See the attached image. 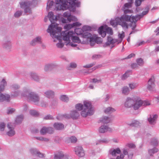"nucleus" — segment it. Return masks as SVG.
I'll return each mask as SVG.
<instances>
[{"instance_id": "obj_1", "label": "nucleus", "mask_w": 159, "mask_h": 159, "mask_svg": "<svg viewBox=\"0 0 159 159\" xmlns=\"http://www.w3.org/2000/svg\"><path fill=\"white\" fill-rule=\"evenodd\" d=\"M75 108L78 111H82L80 114L83 117H86L88 116H91L93 114V108L90 102L84 101V104L78 103L75 105Z\"/></svg>"}, {"instance_id": "obj_2", "label": "nucleus", "mask_w": 159, "mask_h": 159, "mask_svg": "<svg viewBox=\"0 0 159 159\" xmlns=\"http://www.w3.org/2000/svg\"><path fill=\"white\" fill-rule=\"evenodd\" d=\"M38 4V0L26 1L20 2L19 4L20 8L23 9L25 13L32 14V11L31 7L34 8L36 7Z\"/></svg>"}, {"instance_id": "obj_3", "label": "nucleus", "mask_w": 159, "mask_h": 159, "mask_svg": "<svg viewBox=\"0 0 159 159\" xmlns=\"http://www.w3.org/2000/svg\"><path fill=\"white\" fill-rule=\"evenodd\" d=\"M21 95L34 102L35 105H38L40 98L38 94L35 93L31 92L29 89H25L22 93Z\"/></svg>"}, {"instance_id": "obj_4", "label": "nucleus", "mask_w": 159, "mask_h": 159, "mask_svg": "<svg viewBox=\"0 0 159 159\" xmlns=\"http://www.w3.org/2000/svg\"><path fill=\"white\" fill-rule=\"evenodd\" d=\"M7 84V82L4 79H2L0 84V102H10L11 100L10 95L6 93L3 94L2 93L4 91Z\"/></svg>"}, {"instance_id": "obj_5", "label": "nucleus", "mask_w": 159, "mask_h": 159, "mask_svg": "<svg viewBox=\"0 0 159 159\" xmlns=\"http://www.w3.org/2000/svg\"><path fill=\"white\" fill-rule=\"evenodd\" d=\"M98 32L103 38L106 36L107 33L110 35H112L113 33L112 28L108 27L106 25L100 27L98 30Z\"/></svg>"}, {"instance_id": "obj_6", "label": "nucleus", "mask_w": 159, "mask_h": 159, "mask_svg": "<svg viewBox=\"0 0 159 159\" xmlns=\"http://www.w3.org/2000/svg\"><path fill=\"white\" fill-rule=\"evenodd\" d=\"M58 25L55 22H53V24H51L48 27V29L47 30L48 33H50L52 35L54 36L55 37H56L57 39L59 40V42H61V39H60L61 38V36L59 35H56V29L58 27Z\"/></svg>"}, {"instance_id": "obj_7", "label": "nucleus", "mask_w": 159, "mask_h": 159, "mask_svg": "<svg viewBox=\"0 0 159 159\" xmlns=\"http://www.w3.org/2000/svg\"><path fill=\"white\" fill-rule=\"evenodd\" d=\"M142 106V100L139 98L137 97H134V104L133 105L134 109L136 110Z\"/></svg>"}, {"instance_id": "obj_8", "label": "nucleus", "mask_w": 159, "mask_h": 159, "mask_svg": "<svg viewBox=\"0 0 159 159\" xmlns=\"http://www.w3.org/2000/svg\"><path fill=\"white\" fill-rule=\"evenodd\" d=\"M74 151L75 154L79 157H83L85 155L84 150L82 146L75 147L74 148Z\"/></svg>"}, {"instance_id": "obj_9", "label": "nucleus", "mask_w": 159, "mask_h": 159, "mask_svg": "<svg viewBox=\"0 0 159 159\" xmlns=\"http://www.w3.org/2000/svg\"><path fill=\"white\" fill-rule=\"evenodd\" d=\"M66 2V0H56L55 7L57 10H64V5Z\"/></svg>"}, {"instance_id": "obj_10", "label": "nucleus", "mask_w": 159, "mask_h": 159, "mask_svg": "<svg viewBox=\"0 0 159 159\" xmlns=\"http://www.w3.org/2000/svg\"><path fill=\"white\" fill-rule=\"evenodd\" d=\"M53 131L54 129L52 127H43L41 129L40 132L41 135H44L47 133L52 134L53 133Z\"/></svg>"}, {"instance_id": "obj_11", "label": "nucleus", "mask_w": 159, "mask_h": 159, "mask_svg": "<svg viewBox=\"0 0 159 159\" xmlns=\"http://www.w3.org/2000/svg\"><path fill=\"white\" fill-rule=\"evenodd\" d=\"M117 41V40L116 39H112L111 36H108L107 38V42L104 43L103 46L105 48L109 46L110 44L113 45Z\"/></svg>"}, {"instance_id": "obj_12", "label": "nucleus", "mask_w": 159, "mask_h": 159, "mask_svg": "<svg viewBox=\"0 0 159 159\" xmlns=\"http://www.w3.org/2000/svg\"><path fill=\"white\" fill-rule=\"evenodd\" d=\"M134 97L132 98L129 97L127 98L124 104L125 107L127 108H130L133 107V105L134 104Z\"/></svg>"}, {"instance_id": "obj_13", "label": "nucleus", "mask_w": 159, "mask_h": 159, "mask_svg": "<svg viewBox=\"0 0 159 159\" xmlns=\"http://www.w3.org/2000/svg\"><path fill=\"white\" fill-rule=\"evenodd\" d=\"M70 119L73 120L77 119L80 116V113L78 111L75 110H73L70 111Z\"/></svg>"}, {"instance_id": "obj_14", "label": "nucleus", "mask_w": 159, "mask_h": 159, "mask_svg": "<svg viewBox=\"0 0 159 159\" xmlns=\"http://www.w3.org/2000/svg\"><path fill=\"white\" fill-rule=\"evenodd\" d=\"M111 128L105 125H101L99 128V132L100 133H104L107 131H111Z\"/></svg>"}, {"instance_id": "obj_15", "label": "nucleus", "mask_w": 159, "mask_h": 159, "mask_svg": "<svg viewBox=\"0 0 159 159\" xmlns=\"http://www.w3.org/2000/svg\"><path fill=\"white\" fill-rule=\"evenodd\" d=\"M2 46L7 50H10L11 48V42L10 40L4 41L3 43Z\"/></svg>"}, {"instance_id": "obj_16", "label": "nucleus", "mask_w": 159, "mask_h": 159, "mask_svg": "<svg viewBox=\"0 0 159 159\" xmlns=\"http://www.w3.org/2000/svg\"><path fill=\"white\" fill-rule=\"evenodd\" d=\"M155 85L154 80L152 78L150 79L148 82V85L147 89L150 90H152Z\"/></svg>"}, {"instance_id": "obj_17", "label": "nucleus", "mask_w": 159, "mask_h": 159, "mask_svg": "<svg viewBox=\"0 0 159 159\" xmlns=\"http://www.w3.org/2000/svg\"><path fill=\"white\" fill-rule=\"evenodd\" d=\"M74 2L75 1L73 0H70L69 2H68L67 0H66V2L65 3L64 5V10H66L70 8V7L74 6Z\"/></svg>"}, {"instance_id": "obj_18", "label": "nucleus", "mask_w": 159, "mask_h": 159, "mask_svg": "<svg viewBox=\"0 0 159 159\" xmlns=\"http://www.w3.org/2000/svg\"><path fill=\"white\" fill-rule=\"evenodd\" d=\"M11 125L10 123H8L7 125V127L10 130L7 132V134L8 136L11 137L15 134V132L14 129H12V127H11Z\"/></svg>"}, {"instance_id": "obj_19", "label": "nucleus", "mask_w": 159, "mask_h": 159, "mask_svg": "<svg viewBox=\"0 0 159 159\" xmlns=\"http://www.w3.org/2000/svg\"><path fill=\"white\" fill-rule=\"evenodd\" d=\"M43 95L46 97L50 98H53L54 95V92L51 90H48L43 92Z\"/></svg>"}, {"instance_id": "obj_20", "label": "nucleus", "mask_w": 159, "mask_h": 159, "mask_svg": "<svg viewBox=\"0 0 159 159\" xmlns=\"http://www.w3.org/2000/svg\"><path fill=\"white\" fill-rule=\"evenodd\" d=\"M57 65L55 64L50 63L47 64L44 67V70L45 71H51L55 68Z\"/></svg>"}, {"instance_id": "obj_21", "label": "nucleus", "mask_w": 159, "mask_h": 159, "mask_svg": "<svg viewBox=\"0 0 159 159\" xmlns=\"http://www.w3.org/2000/svg\"><path fill=\"white\" fill-rule=\"evenodd\" d=\"M150 117L148 118V120L149 123L151 124H154L155 123V121L157 119L158 116L157 115H153L152 116L150 115Z\"/></svg>"}, {"instance_id": "obj_22", "label": "nucleus", "mask_w": 159, "mask_h": 159, "mask_svg": "<svg viewBox=\"0 0 159 159\" xmlns=\"http://www.w3.org/2000/svg\"><path fill=\"white\" fill-rule=\"evenodd\" d=\"M53 127L56 130H61L64 128V125L61 123L56 122L54 124Z\"/></svg>"}, {"instance_id": "obj_23", "label": "nucleus", "mask_w": 159, "mask_h": 159, "mask_svg": "<svg viewBox=\"0 0 159 159\" xmlns=\"http://www.w3.org/2000/svg\"><path fill=\"white\" fill-rule=\"evenodd\" d=\"M109 152V153L114 157L116 156L117 154H119L121 153V151L119 148H117L113 150L110 149Z\"/></svg>"}, {"instance_id": "obj_24", "label": "nucleus", "mask_w": 159, "mask_h": 159, "mask_svg": "<svg viewBox=\"0 0 159 159\" xmlns=\"http://www.w3.org/2000/svg\"><path fill=\"white\" fill-rule=\"evenodd\" d=\"M41 38L40 36L37 37L32 40L30 43V44L33 46L35 45L36 43H41Z\"/></svg>"}, {"instance_id": "obj_25", "label": "nucleus", "mask_w": 159, "mask_h": 159, "mask_svg": "<svg viewBox=\"0 0 159 159\" xmlns=\"http://www.w3.org/2000/svg\"><path fill=\"white\" fill-rule=\"evenodd\" d=\"M30 76L32 79L35 81H38L39 80V76L34 72H31L30 73Z\"/></svg>"}, {"instance_id": "obj_26", "label": "nucleus", "mask_w": 159, "mask_h": 159, "mask_svg": "<svg viewBox=\"0 0 159 159\" xmlns=\"http://www.w3.org/2000/svg\"><path fill=\"white\" fill-rule=\"evenodd\" d=\"M24 119V115L23 114H21L17 116L15 120V122L16 124H21Z\"/></svg>"}, {"instance_id": "obj_27", "label": "nucleus", "mask_w": 159, "mask_h": 159, "mask_svg": "<svg viewBox=\"0 0 159 159\" xmlns=\"http://www.w3.org/2000/svg\"><path fill=\"white\" fill-rule=\"evenodd\" d=\"M77 139L75 136H71L70 137H68L66 140V142L67 143H75L77 141Z\"/></svg>"}, {"instance_id": "obj_28", "label": "nucleus", "mask_w": 159, "mask_h": 159, "mask_svg": "<svg viewBox=\"0 0 159 159\" xmlns=\"http://www.w3.org/2000/svg\"><path fill=\"white\" fill-rule=\"evenodd\" d=\"M99 121L100 122L102 123L107 124L110 122V119L109 117L105 116L101 118Z\"/></svg>"}, {"instance_id": "obj_29", "label": "nucleus", "mask_w": 159, "mask_h": 159, "mask_svg": "<svg viewBox=\"0 0 159 159\" xmlns=\"http://www.w3.org/2000/svg\"><path fill=\"white\" fill-rule=\"evenodd\" d=\"M64 156V154L62 152H59L55 154L54 159H62Z\"/></svg>"}, {"instance_id": "obj_30", "label": "nucleus", "mask_w": 159, "mask_h": 159, "mask_svg": "<svg viewBox=\"0 0 159 159\" xmlns=\"http://www.w3.org/2000/svg\"><path fill=\"white\" fill-rule=\"evenodd\" d=\"M150 145L155 147L158 145V142L157 139L156 138H152L150 139Z\"/></svg>"}, {"instance_id": "obj_31", "label": "nucleus", "mask_w": 159, "mask_h": 159, "mask_svg": "<svg viewBox=\"0 0 159 159\" xmlns=\"http://www.w3.org/2000/svg\"><path fill=\"white\" fill-rule=\"evenodd\" d=\"M65 35L63 36V39L64 40L66 41V45L67 46L70 43V40L69 36L67 35L66 34V31L64 32Z\"/></svg>"}, {"instance_id": "obj_32", "label": "nucleus", "mask_w": 159, "mask_h": 159, "mask_svg": "<svg viewBox=\"0 0 159 159\" xmlns=\"http://www.w3.org/2000/svg\"><path fill=\"white\" fill-rule=\"evenodd\" d=\"M158 151V149L157 148L154 147L152 149H149L148 152L151 156H153V154L157 152Z\"/></svg>"}, {"instance_id": "obj_33", "label": "nucleus", "mask_w": 159, "mask_h": 159, "mask_svg": "<svg viewBox=\"0 0 159 159\" xmlns=\"http://www.w3.org/2000/svg\"><path fill=\"white\" fill-rule=\"evenodd\" d=\"M49 20L51 22V24H53V21H54V15L53 14V13L52 11H50L48 12V16Z\"/></svg>"}, {"instance_id": "obj_34", "label": "nucleus", "mask_w": 159, "mask_h": 159, "mask_svg": "<svg viewBox=\"0 0 159 159\" xmlns=\"http://www.w3.org/2000/svg\"><path fill=\"white\" fill-rule=\"evenodd\" d=\"M120 20H125L126 21H130L131 20V17L130 16L125 15L124 16H122L120 17Z\"/></svg>"}, {"instance_id": "obj_35", "label": "nucleus", "mask_w": 159, "mask_h": 159, "mask_svg": "<svg viewBox=\"0 0 159 159\" xmlns=\"http://www.w3.org/2000/svg\"><path fill=\"white\" fill-rule=\"evenodd\" d=\"M139 122L137 120H134L128 125L131 127H138L139 126Z\"/></svg>"}, {"instance_id": "obj_36", "label": "nucleus", "mask_w": 159, "mask_h": 159, "mask_svg": "<svg viewBox=\"0 0 159 159\" xmlns=\"http://www.w3.org/2000/svg\"><path fill=\"white\" fill-rule=\"evenodd\" d=\"M130 70H127L125 73L123 74L121 77V79L122 80H124L127 78L129 75V73L131 72Z\"/></svg>"}, {"instance_id": "obj_37", "label": "nucleus", "mask_w": 159, "mask_h": 159, "mask_svg": "<svg viewBox=\"0 0 159 159\" xmlns=\"http://www.w3.org/2000/svg\"><path fill=\"white\" fill-rule=\"evenodd\" d=\"M92 36L91 33L87 31H84L82 34V36L84 38H89Z\"/></svg>"}, {"instance_id": "obj_38", "label": "nucleus", "mask_w": 159, "mask_h": 159, "mask_svg": "<svg viewBox=\"0 0 159 159\" xmlns=\"http://www.w3.org/2000/svg\"><path fill=\"white\" fill-rule=\"evenodd\" d=\"M136 62L138 66H143L144 62L143 59L141 58H139L136 60Z\"/></svg>"}, {"instance_id": "obj_39", "label": "nucleus", "mask_w": 159, "mask_h": 159, "mask_svg": "<svg viewBox=\"0 0 159 159\" xmlns=\"http://www.w3.org/2000/svg\"><path fill=\"white\" fill-rule=\"evenodd\" d=\"M116 110L111 107H108L105 110L104 112L106 113H111L112 112L115 111Z\"/></svg>"}, {"instance_id": "obj_40", "label": "nucleus", "mask_w": 159, "mask_h": 159, "mask_svg": "<svg viewBox=\"0 0 159 159\" xmlns=\"http://www.w3.org/2000/svg\"><path fill=\"white\" fill-rule=\"evenodd\" d=\"M30 114L33 116H38L39 113L36 110H30Z\"/></svg>"}, {"instance_id": "obj_41", "label": "nucleus", "mask_w": 159, "mask_h": 159, "mask_svg": "<svg viewBox=\"0 0 159 159\" xmlns=\"http://www.w3.org/2000/svg\"><path fill=\"white\" fill-rule=\"evenodd\" d=\"M23 11L21 10H18L14 14V16L16 18H18L21 16L22 14Z\"/></svg>"}, {"instance_id": "obj_42", "label": "nucleus", "mask_w": 159, "mask_h": 159, "mask_svg": "<svg viewBox=\"0 0 159 159\" xmlns=\"http://www.w3.org/2000/svg\"><path fill=\"white\" fill-rule=\"evenodd\" d=\"M120 21V22L119 25H121L123 28H125L126 29H127L128 28V25L127 23L122 20Z\"/></svg>"}, {"instance_id": "obj_43", "label": "nucleus", "mask_w": 159, "mask_h": 159, "mask_svg": "<svg viewBox=\"0 0 159 159\" xmlns=\"http://www.w3.org/2000/svg\"><path fill=\"white\" fill-rule=\"evenodd\" d=\"M122 93L125 95L128 94L129 92V88L127 86H125L123 88H122Z\"/></svg>"}, {"instance_id": "obj_44", "label": "nucleus", "mask_w": 159, "mask_h": 159, "mask_svg": "<svg viewBox=\"0 0 159 159\" xmlns=\"http://www.w3.org/2000/svg\"><path fill=\"white\" fill-rule=\"evenodd\" d=\"M92 27L89 25H85L83 26L82 30L84 31H89L92 30Z\"/></svg>"}, {"instance_id": "obj_45", "label": "nucleus", "mask_w": 159, "mask_h": 159, "mask_svg": "<svg viewBox=\"0 0 159 159\" xmlns=\"http://www.w3.org/2000/svg\"><path fill=\"white\" fill-rule=\"evenodd\" d=\"M60 99L66 102H67L69 100L68 97L66 95H61L60 97Z\"/></svg>"}, {"instance_id": "obj_46", "label": "nucleus", "mask_w": 159, "mask_h": 159, "mask_svg": "<svg viewBox=\"0 0 159 159\" xmlns=\"http://www.w3.org/2000/svg\"><path fill=\"white\" fill-rule=\"evenodd\" d=\"M20 93V92L19 91H15L14 92L11 93V94L10 97L15 98L19 95Z\"/></svg>"}, {"instance_id": "obj_47", "label": "nucleus", "mask_w": 159, "mask_h": 159, "mask_svg": "<svg viewBox=\"0 0 159 159\" xmlns=\"http://www.w3.org/2000/svg\"><path fill=\"white\" fill-rule=\"evenodd\" d=\"M110 24L112 26L115 27L117 26L118 24V22L116 20L111 19L110 20Z\"/></svg>"}, {"instance_id": "obj_48", "label": "nucleus", "mask_w": 159, "mask_h": 159, "mask_svg": "<svg viewBox=\"0 0 159 159\" xmlns=\"http://www.w3.org/2000/svg\"><path fill=\"white\" fill-rule=\"evenodd\" d=\"M72 40L74 42L80 43L81 42V40L77 36H74L72 38Z\"/></svg>"}, {"instance_id": "obj_49", "label": "nucleus", "mask_w": 159, "mask_h": 159, "mask_svg": "<svg viewBox=\"0 0 159 159\" xmlns=\"http://www.w3.org/2000/svg\"><path fill=\"white\" fill-rule=\"evenodd\" d=\"M131 152H133L132 149L130 148L124 149L123 150V154L125 155L128 154V153H130Z\"/></svg>"}, {"instance_id": "obj_50", "label": "nucleus", "mask_w": 159, "mask_h": 159, "mask_svg": "<svg viewBox=\"0 0 159 159\" xmlns=\"http://www.w3.org/2000/svg\"><path fill=\"white\" fill-rule=\"evenodd\" d=\"M55 4L54 2L53 1H49L47 3V8H50Z\"/></svg>"}, {"instance_id": "obj_51", "label": "nucleus", "mask_w": 159, "mask_h": 159, "mask_svg": "<svg viewBox=\"0 0 159 159\" xmlns=\"http://www.w3.org/2000/svg\"><path fill=\"white\" fill-rule=\"evenodd\" d=\"M77 20V18L74 16H73L70 14V17L67 18V21L69 22L71 21H76Z\"/></svg>"}, {"instance_id": "obj_52", "label": "nucleus", "mask_w": 159, "mask_h": 159, "mask_svg": "<svg viewBox=\"0 0 159 159\" xmlns=\"http://www.w3.org/2000/svg\"><path fill=\"white\" fill-rule=\"evenodd\" d=\"M38 151L36 148H32L30 149V152L33 155H37Z\"/></svg>"}, {"instance_id": "obj_53", "label": "nucleus", "mask_w": 159, "mask_h": 159, "mask_svg": "<svg viewBox=\"0 0 159 159\" xmlns=\"http://www.w3.org/2000/svg\"><path fill=\"white\" fill-rule=\"evenodd\" d=\"M130 22L128 25L131 27L132 30H134L136 27V24H135V22H134L133 21H130Z\"/></svg>"}, {"instance_id": "obj_54", "label": "nucleus", "mask_w": 159, "mask_h": 159, "mask_svg": "<svg viewBox=\"0 0 159 159\" xmlns=\"http://www.w3.org/2000/svg\"><path fill=\"white\" fill-rule=\"evenodd\" d=\"M54 119V118L52 116L50 115H47L43 118V119L45 120H53Z\"/></svg>"}, {"instance_id": "obj_55", "label": "nucleus", "mask_w": 159, "mask_h": 159, "mask_svg": "<svg viewBox=\"0 0 159 159\" xmlns=\"http://www.w3.org/2000/svg\"><path fill=\"white\" fill-rule=\"evenodd\" d=\"M72 28L73 27L72 24H69L66 25L64 27V29L67 30H68Z\"/></svg>"}, {"instance_id": "obj_56", "label": "nucleus", "mask_w": 159, "mask_h": 159, "mask_svg": "<svg viewBox=\"0 0 159 159\" xmlns=\"http://www.w3.org/2000/svg\"><path fill=\"white\" fill-rule=\"evenodd\" d=\"M11 87L13 89L16 90L20 88V86L16 84H13L11 86Z\"/></svg>"}, {"instance_id": "obj_57", "label": "nucleus", "mask_w": 159, "mask_h": 159, "mask_svg": "<svg viewBox=\"0 0 159 159\" xmlns=\"http://www.w3.org/2000/svg\"><path fill=\"white\" fill-rule=\"evenodd\" d=\"M126 146L128 148H129L133 149L135 148V145L134 144L132 143H128L126 144Z\"/></svg>"}, {"instance_id": "obj_58", "label": "nucleus", "mask_w": 159, "mask_h": 159, "mask_svg": "<svg viewBox=\"0 0 159 159\" xmlns=\"http://www.w3.org/2000/svg\"><path fill=\"white\" fill-rule=\"evenodd\" d=\"M5 125L4 123L2 122L0 123V130L1 131H3L4 130Z\"/></svg>"}, {"instance_id": "obj_59", "label": "nucleus", "mask_w": 159, "mask_h": 159, "mask_svg": "<svg viewBox=\"0 0 159 159\" xmlns=\"http://www.w3.org/2000/svg\"><path fill=\"white\" fill-rule=\"evenodd\" d=\"M92 81H90V82H92L94 83H98L99 82H100L101 81V80H97L96 78H93V79H91Z\"/></svg>"}, {"instance_id": "obj_60", "label": "nucleus", "mask_w": 159, "mask_h": 159, "mask_svg": "<svg viewBox=\"0 0 159 159\" xmlns=\"http://www.w3.org/2000/svg\"><path fill=\"white\" fill-rule=\"evenodd\" d=\"M118 36L119 38L121 39V41H122L125 36V33L122 31V33L119 34Z\"/></svg>"}, {"instance_id": "obj_61", "label": "nucleus", "mask_w": 159, "mask_h": 159, "mask_svg": "<svg viewBox=\"0 0 159 159\" xmlns=\"http://www.w3.org/2000/svg\"><path fill=\"white\" fill-rule=\"evenodd\" d=\"M74 32L73 31H68V32L66 31V34L67 35H68L69 36V37L70 38V37H72L73 36V34L74 33Z\"/></svg>"}, {"instance_id": "obj_62", "label": "nucleus", "mask_w": 159, "mask_h": 159, "mask_svg": "<svg viewBox=\"0 0 159 159\" xmlns=\"http://www.w3.org/2000/svg\"><path fill=\"white\" fill-rule=\"evenodd\" d=\"M81 24L78 22H76L72 24L73 28L75 27H79L81 25Z\"/></svg>"}, {"instance_id": "obj_63", "label": "nucleus", "mask_w": 159, "mask_h": 159, "mask_svg": "<svg viewBox=\"0 0 159 159\" xmlns=\"http://www.w3.org/2000/svg\"><path fill=\"white\" fill-rule=\"evenodd\" d=\"M98 141L100 143H107L109 142V140L106 139H102L99 140Z\"/></svg>"}, {"instance_id": "obj_64", "label": "nucleus", "mask_w": 159, "mask_h": 159, "mask_svg": "<svg viewBox=\"0 0 159 159\" xmlns=\"http://www.w3.org/2000/svg\"><path fill=\"white\" fill-rule=\"evenodd\" d=\"M56 118L58 120H62L63 119V114H58Z\"/></svg>"}]
</instances>
